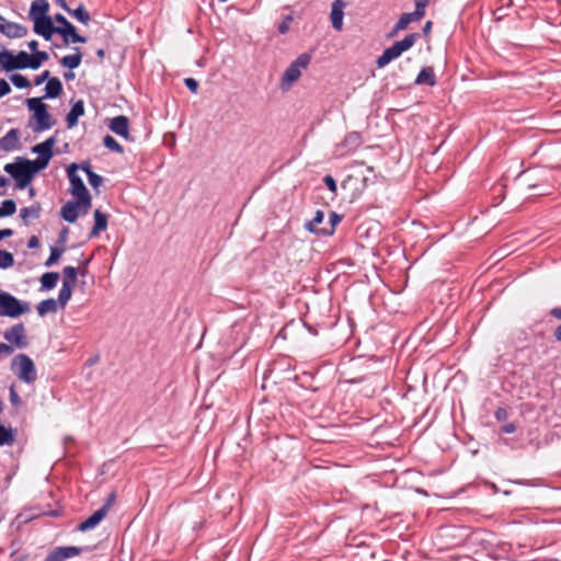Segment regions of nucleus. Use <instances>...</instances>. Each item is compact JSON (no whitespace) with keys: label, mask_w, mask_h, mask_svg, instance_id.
Wrapping results in <instances>:
<instances>
[{"label":"nucleus","mask_w":561,"mask_h":561,"mask_svg":"<svg viewBox=\"0 0 561 561\" xmlns=\"http://www.w3.org/2000/svg\"><path fill=\"white\" fill-rule=\"evenodd\" d=\"M87 178H88V182L92 186V188L95 190L96 193H99V187L103 184L104 178L95 172H93L91 174L89 173V176H87Z\"/></svg>","instance_id":"nucleus-45"},{"label":"nucleus","mask_w":561,"mask_h":561,"mask_svg":"<svg viewBox=\"0 0 561 561\" xmlns=\"http://www.w3.org/2000/svg\"><path fill=\"white\" fill-rule=\"evenodd\" d=\"M54 21L59 24L58 26L55 25L56 34L62 37L65 45L87 42V37L78 34L76 26L61 13L55 14Z\"/></svg>","instance_id":"nucleus-6"},{"label":"nucleus","mask_w":561,"mask_h":561,"mask_svg":"<svg viewBox=\"0 0 561 561\" xmlns=\"http://www.w3.org/2000/svg\"><path fill=\"white\" fill-rule=\"evenodd\" d=\"M79 165L77 163H71L68 169V179L70 183L69 192L76 199L83 203V214H87L92 205V198L84 185L83 180L77 174V170Z\"/></svg>","instance_id":"nucleus-3"},{"label":"nucleus","mask_w":561,"mask_h":561,"mask_svg":"<svg viewBox=\"0 0 561 561\" xmlns=\"http://www.w3.org/2000/svg\"><path fill=\"white\" fill-rule=\"evenodd\" d=\"M62 83L57 77H51L45 87V95L43 99H56L62 93Z\"/></svg>","instance_id":"nucleus-25"},{"label":"nucleus","mask_w":561,"mask_h":561,"mask_svg":"<svg viewBox=\"0 0 561 561\" xmlns=\"http://www.w3.org/2000/svg\"><path fill=\"white\" fill-rule=\"evenodd\" d=\"M59 279V274L57 272H46L41 276V289L42 290H51L56 287L57 282Z\"/></svg>","instance_id":"nucleus-28"},{"label":"nucleus","mask_w":561,"mask_h":561,"mask_svg":"<svg viewBox=\"0 0 561 561\" xmlns=\"http://www.w3.org/2000/svg\"><path fill=\"white\" fill-rule=\"evenodd\" d=\"M93 217H94V225L89 233L90 239L98 237L102 231L106 230V228H107V220H108L107 214L101 211L100 209H95Z\"/></svg>","instance_id":"nucleus-21"},{"label":"nucleus","mask_w":561,"mask_h":561,"mask_svg":"<svg viewBox=\"0 0 561 561\" xmlns=\"http://www.w3.org/2000/svg\"><path fill=\"white\" fill-rule=\"evenodd\" d=\"M84 115V102L82 100L76 101L69 113L66 116V123L68 128L77 126L79 117Z\"/></svg>","instance_id":"nucleus-22"},{"label":"nucleus","mask_w":561,"mask_h":561,"mask_svg":"<svg viewBox=\"0 0 561 561\" xmlns=\"http://www.w3.org/2000/svg\"><path fill=\"white\" fill-rule=\"evenodd\" d=\"M49 3L47 0H34L31 3V8L28 11V18L33 22L35 20L44 19L49 16Z\"/></svg>","instance_id":"nucleus-18"},{"label":"nucleus","mask_w":561,"mask_h":561,"mask_svg":"<svg viewBox=\"0 0 561 561\" xmlns=\"http://www.w3.org/2000/svg\"><path fill=\"white\" fill-rule=\"evenodd\" d=\"M79 211L83 214V203L76 199V201H68L60 209V216L61 218L73 224L78 216Z\"/></svg>","instance_id":"nucleus-14"},{"label":"nucleus","mask_w":561,"mask_h":561,"mask_svg":"<svg viewBox=\"0 0 561 561\" xmlns=\"http://www.w3.org/2000/svg\"><path fill=\"white\" fill-rule=\"evenodd\" d=\"M53 157L38 156L35 160H31V168L34 176L47 168Z\"/></svg>","instance_id":"nucleus-37"},{"label":"nucleus","mask_w":561,"mask_h":561,"mask_svg":"<svg viewBox=\"0 0 561 561\" xmlns=\"http://www.w3.org/2000/svg\"><path fill=\"white\" fill-rule=\"evenodd\" d=\"M26 106L32 112V119L35 121V125L32 126L33 131L48 130L55 125L56 121L48 113V105L43 102V98L27 99Z\"/></svg>","instance_id":"nucleus-2"},{"label":"nucleus","mask_w":561,"mask_h":561,"mask_svg":"<svg viewBox=\"0 0 561 561\" xmlns=\"http://www.w3.org/2000/svg\"><path fill=\"white\" fill-rule=\"evenodd\" d=\"M50 78H51V77H50L49 71H48V70H45V71H43L41 75H38V76L35 78V80H34V84H35V85H41V84H43L45 81H47V82H48V79H50Z\"/></svg>","instance_id":"nucleus-52"},{"label":"nucleus","mask_w":561,"mask_h":561,"mask_svg":"<svg viewBox=\"0 0 561 561\" xmlns=\"http://www.w3.org/2000/svg\"><path fill=\"white\" fill-rule=\"evenodd\" d=\"M291 21H293L291 16H286V18L282 21V23L278 25V28H277V30H278V32H279L280 34H285V33H287V32H288V30H289V24L291 23Z\"/></svg>","instance_id":"nucleus-51"},{"label":"nucleus","mask_w":561,"mask_h":561,"mask_svg":"<svg viewBox=\"0 0 561 561\" xmlns=\"http://www.w3.org/2000/svg\"><path fill=\"white\" fill-rule=\"evenodd\" d=\"M84 550H88V547H56L47 553L44 561H66L70 558L79 556Z\"/></svg>","instance_id":"nucleus-11"},{"label":"nucleus","mask_w":561,"mask_h":561,"mask_svg":"<svg viewBox=\"0 0 561 561\" xmlns=\"http://www.w3.org/2000/svg\"><path fill=\"white\" fill-rule=\"evenodd\" d=\"M79 168H80V169H81V170L87 174V176H89V173L91 174V173H93V172H94V171L92 170V165H91V163H90V161H89V160L83 161V162L79 165Z\"/></svg>","instance_id":"nucleus-55"},{"label":"nucleus","mask_w":561,"mask_h":561,"mask_svg":"<svg viewBox=\"0 0 561 561\" xmlns=\"http://www.w3.org/2000/svg\"><path fill=\"white\" fill-rule=\"evenodd\" d=\"M56 144V138L54 136L47 138L45 141L35 145L32 148V151L34 153H37L38 156H45V157H54L53 148Z\"/></svg>","instance_id":"nucleus-27"},{"label":"nucleus","mask_w":561,"mask_h":561,"mask_svg":"<svg viewBox=\"0 0 561 561\" xmlns=\"http://www.w3.org/2000/svg\"><path fill=\"white\" fill-rule=\"evenodd\" d=\"M0 66L7 72L28 68V53L21 50L14 55L11 50L3 48L0 51Z\"/></svg>","instance_id":"nucleus-7"},{"label":"nucleus","mask_w":561,"mask_h":561,"mask_svg":"<svg viewBox=\"0 0 561 561\" xmlns=\"http://www.w3.org/2000/svg\"><path fill=\"white\" fill-rule=\"evenodd\" d=\"M33 32L45 41H50L53 35L56 34L54 18L47 16L33 21Z\"/></svg>","instance_id":"nucleus-13"},{"label":"nucleus","mask_w":561,"mask_h":561,"mask_svg":"<svg viewBox=\"0 0 561 561\" xmlns=\"http://www.w3.org/2000/svg\"><path fill=\"white\" fill-rule=\"evenodd\" d=\"M494 417L500 422L505 421L508 417V412L505 408L500 407L495 410Z\"/></svg>","instance_id":"nucleus-53"},{"label":"nucleus","mask_w":561,"mask_h":561,"mask_svg":"<svg viewBox=\"0 0 561 561\" xmlns=\"http://www.w3.org/2000/svg\"><path fill=\"white\" fill-rule=\"evenodd\" d=\"M69 229L67 227H64L58 236L57 239V245L58 248H66L67 237H68Z\"/></svg>","instance_id":"nucleus-48"},{"label":"nucleus","mask_w":561,"mask_h":561,"mask_svg":"<svg viewBox=\"0 0 561 561\" xmlns=\"http://www.w3.org/2000/svg\"><path fill=\"white\" fill-rule=\"evenodd\" d=\"M323 183L325 184V186L328 187V190L330 192H332L333 194H336V191H337V184H336V181L334 180V178L330 174H327L324 178H323Z\"/></svg>","instance_id":"nucleus-47"},{"label":"nucleus","mask_w":561,"mask_h":561,"mask_svg":"<svg viewBox=\"0 0 561 561\" xmlns=\"http://www.w3.org/2000/svg\"><path fill=\"white\" fill-rule=\"evenodd\" d=\"M553 336L557 341L561 342V324L556 328Z\"/></svg>","instance_id":"nucleus-64"},{"label":"nucleus","mask_w":561,"mask_h":561,"mask_svg":"<svg viewBox=\"0 0 561 561\" xmlns=\"http://www.w3.org/2000/svg\"><path fill=\"white\" fill-rule=\"evenodd\" d=\"M48 58L49 55L42 50L28 54V69L37 70L44 61L48 60Z\"/></svg>","instance_id":"nucleus-29"},{"label":"nucleus","mask_w":561,"mask_h":561,"mask_svg":"<svg viewBox=\"0 0 561 561\" xmlns=\"http://www.w3.org/2000/svg\"><path fill=\"white\" fill-rule=\"evenodd\" d=\"M72 288L73 287L68 286V285H61V288L58 294V299H56L57 304L60 308L64 309L67 306V304L69 302L71 295H72Z\"/></svg>","instance_id":"nucleus-36"},{"label":"nucleus","mask_w":561,"mask_h":561,"mask_svg":"<svg viewBox=\"0 0 561 561\" xmlns=\"http://www.w3.org/2000/svg\"><path fill=\"white\" fill-rule=\"evenodd\" d=\"M4 339L14 344L18 348H25L28 345L23 323H16L3 333Z\"/></svg>","instance_id":"nucleus-12"},{"label":"nucleus","mask_w":561,"mask_h":561,"mask_svg":"<svg viewBox=\"0 0 561 561\" xmlns=\"http://www.w3.org/2000/svg\"><path fill=\"white\" fill-rule=\"evenodd\" d=\"M414 84L416 85H428V87H435L437 84V79L434 72V69L432 67H424L421 69L419 75L416 76V79L414 81Z\"/></svg>","instance_id":"nucleus-24"},{"label":"nucleus","mask_w":561,"mask_h":561,"mask_svg":"<svg viewBox=\"0 0 561 561\" xmlns=\"http://www.w3.org/2000/svg\"><path fill=\"white\" fill-rule=\"evenodd\" d=\"M53 157L38 156L35 160H31V168L34 176L47 168Z\"/></svg>","instance_id":"nucleus-38"},{"label":"nucleus","mask_w":561,"mask_h":561,"mask_svg":"<svg viewBox=\"0 0 561 561\" xmlns=\"http://www.w3.org/2000/svg\"><path fill=\"white\" fill-rule=\"evenodd\" d=\"M501 431H502V433H505V434H512L516 431V426L514 423H507L501 427Z\"/></svg>","instance_id":"nucleus-57"},{"label":"nucleus","mask_w":561,"mask_h":561,"mask_svg":"<svg viewBox=\"0 0 561 561\" xmlns=\"http://www.w3.org/2000/svg\"><path fill=\"white\" fill-rule=\"evenodd\" d=\"M10 81L18 89H26L31 85L30 80L20 73H13L10 76Z\"/></svg>","instance_id":"nucleus-43"},{"label":"nucleus","mask_w":561,"mask_h":561,"mask_svg":"<svg viewBox=\"0 0 561 561\" xmlns=\"http://www.w3.org/2000/svg\"><path fill=\"white\" fill-rule=\"evenodd\" d=\"M58 304L57 300L54 298H48L43 301H41L36 309L39 317L46 316L48 312H57L58 310Z\"/></svg>","instance_id":"nucleus-31"},{"label":"nucleus","mask_w":561,"mask_h":561,"mask_svg":"<svg viewBox=\"0 0 561 561\" xmlns=\"http://www.w3.org/2000/svg\"><path fill=\"white\" fill-rule=\"evenodd\" d=\"M106 516V508L100 507L96 510L91 516H89L85 520L81 522L77 526V530L84 533L95 528Z\"/></svg>","instance_id":"nucleus-16"},{"label":"nucleus","mask_w":561,"mask_h":561,"mask_svg":"<svg viewBox=\"0 0 561 561\" xmlns=\"http://www.w3.org/2000/svg\"><path fill=\"white\" fill-rule=\"evenodd\" d=\"M343 219V216L335 213V211H331L330 215H329V220H330V225H331V229L328 231V230H322V236H331L333 234L334 232V228L342 221Z\"/></svg>","instance_id":"nucleus-44"},{"label":"nucleus","mask_w":561,"mask_h":561,"mask_svg":"<svg viewBox=\"0 0 561 561\" xmlns=\"http://www.w3.org/2000/svg\"><path fill=\"white\" fill-rule=\"evenodd\" d=\"M30 304L0 290V317L19 318L30 311Z\"/></svg>","instance_id":"nucleus-5"},{"label":"nucleus","mask_w":561,"mask_h":561,"mask_svg":"<svg viewBox=\"0 0 561 561\" xmlns=\"http://www.w3.org/2000/svg\"><path fill=\"white\" fill-rule=\"evenodd\" d=\"M16 438V431L0 424V446H11Z\"/></svg>","instance_id":"nucleus-30"},{"label":"nucleus","mask_w":561,"mask_h":561,"mask_svg":"<svg viewBox=\"0 0 561 561\" xmlns=\"http://www.w3.org/2000/svg\"><path fill=\"white\" fill-rule=\"evenodd\" d=\"M66 251V248H58V247H50V254L48 256V259L46 260V262L44 263V265L46 267H50L53 265H55L59 259L61 257V255L64 254V252Z\"/></svg>","instance_id":"nucleus-39"},{"label":"nucleus","mask_w":561,"mask_h":561,"mask_svg":"<svg viewBox=\"0 0 561 561\" xmlns=\"http://www.w3.org/2000/svg\"><path fill=\"white\" fill-rule=\"evenodd\" d=\"M39 247V239L36 236H32L27 241L28 249H36Z\"/></svg>","instance_id":"nucleus-56"},{"label":"nucleus","mask_w":561,"mask_h":561,"mask_svg":"<svg viewBox=\"0 0 561 561\" xmlns=\"http://www.w3.org/2000/svg\"><path fill=\"white\" fill-rule=\"evenodd\" d=\"M14 264V256L7 250H0V268L7 270Z\"/></svg>","instance_id":"nucleus-42"},{"label":"nucleus","mask_w":561,"mask_h":561,"mask_svg":"<svg viewBox=\"0 0 561 561\" xmlns=\"http://www.w3.org/2000/svg\"><path fill=\"white\" fill-rule=\"evenodd\" d=\"M184 84L193 93H196L198 90V82L194 78H185Z\"/></svg>","instance_id":"nucleus-50"},{"label":"nucleus","mask_w":561,"mask_h":561,"mask_svg":"<svg viewBox=\"0 0 561 561\" xmlns=\"http://www.w3.org/2000/svg\"><path fill=\"white\" fill-rule=\"evenodd\" d=\"M414 14L421 20L425 15V8L428 4V0H414Z\"/></svg>","instance_id":"nucleus-46"},{"label":"nucleus","mask_w":561,"mask_h":561,"mask_svg":"<svg viewBox=\"0 0 561 561\" xmlns=\"http://www.w3.org/2000/svg\"><path fill=\"white\" fill-rule=\"evenodd\" d=\"M62 285L75 287L79 274V268L73 266H65L62 270Z\"/></svg>","instance_id":"nucleus-33"},{"label":"nucleus","mask_w":561,"mask_h":561,"mask_svg":"<svg viewBox=\"0 0 561 561\" xmlns=\"http://www.w3.org/2000/svg\"><path fill=\"white\" fill-rule=\"evenodd\" d=\"M323 218H324V213L322 210H317L316 214H314V217L312 218V220L310 221H307L305 224V228L309 231V232H312V233H318V234H322V230L323 229H317L316 226L317 225H320L322 221H323Z\"/></svg>","instance_id":"nucleus-34"},{"label":"nucleus","mask_w":561,"mask_h":561,"mask_svg":"<svg viewBox=\"0 0 561 561\" xmlns=\"http://www.w3.org/2000/svg\"><path fill=\"white\" fill-rule=\"evenodd\" d=\"M75 54L64 56L60 59V65L69 70L77 69L82 60V53L79 47H73Z\"/></svg>","instance_id":"nucleus-26"},{"label":"nucleus","mask_w":561,"mask_h":561,"mask_svg":"<svg viewBox=\"0 0 561 561\" xmlns=\"http://www.w3.org/2000/svg\"><path fill=\"white\" fill-rule=\"evenodd\" d=\"M363 144V136L359 131L347 133L344 139L334 148L335 158H344L356 151Z\"/></svg>","instance_id":"nucleus-10"},{"label":"nucleus","mask_w":561,"mask_h":561,"mask_svg":"<svg viewBox=\"0 0 561 561\" xmlns=\"http://www.w3.org/2000/svg\"><path fill=\"white\" fill-rule=\"evenodd\" d=\"M10 402L13 407H20L22 403V400L18 392L15 391L14 386L10 387V393H9Z\"/></svg>","instance_id":"nucleus-49"},{"label":"nucleus","mask_w":561,"mask_h":561,"mask_svg":"<svg viewBox=\"0 0 561 561\" xmlns=\"http://www.w3.org/2000/svg\"><path fill=\"white\" fill-rule=\"evenodd\" d=\"M103 145L105 148H107L108 150H111L113 152L121 153V154L124 152L123 146L111 135H106L103 138Z\"/></svg>","instance_id":"nucleus-40"},{"label":"nucleus","mask_w":561,"mask_h":561,"mask_svg":"<svg viewBox=\"0 0 561 561\" xmlns=\"http://www.w3.org/2000/svg\"><path fill=\"white\" fill-rule=\"evenodd\" d=\"M431 28H432V22H431V21H427V22L424 24L423 28H422L423 34H424L425 36H427V35L430 34V32H431Z\"/></svg>","instance_id":"nucleus-63"},{"label":"nucleus","mask_w":561,"mask_h":561,"mask_svg":"<svg viewBox=\"0 0 561 561\" xmlns=\"http://www.w3.org/2000/svg\"><path fill=\"white\" fill-rule=\"evenodd\" d=\"M3 170L15 181L18 190H25L34 179L31 160L24 157H16L13 162L7 163Z\"/></svg>","instance_id":"nucleus-1"},{"label":"nucleus","mask_w":561,"mask_h":561,"mask_svg":"<svg viewBox=\"0 0 561 561\" xmlns=\"http://www.w3.org/2000/svg\"><path fill=\"white\" fill-rule=\"evenodd\" d=\"M10 92H11L10 84L4 79H0V98H3L4 95L9 94Z\"/></svg>","instance_id":"nucleus-54"},{"label":"nucleus","mask_w":561,"mask_h":561,"mask_svg":"<svg viewBox=\"0 0 561 561\" xmlns=\"http://www.w3.org/2000/svg\"><path fill=\"white\" fill-rule=\"evenodd\" d=\"M57 5H59L66 12H71V8L68 5L66 0H54Z\"/></svg>","instance_id":"nucleus-59"},{"label":"nucleus","mask_w":561,"mask_h":561,"mask_svg":"<svg viewBox=\"0 0 561 561\" xmlns=\"http://www.w3.org/2000/svg\"><path fill=\"white\" fill-rule=\"evenodd\" d=\"M68 13L84 25H87L91 20L90 13L84 9V5L82 3L79 4L77 9H71V12Z\"/></svg>","instance_id":"nucleus-35"},{"label":"nucleus","mask_w":561,"mask_h":561,"mask_svg":"<svg viewBox=\"0 0 561 561\" xmlns=\"http://www.w3.org/2000/svg\"><path fill=\"white\" fill-rule=\"evenodd\" d=\"M343 8H344V2L342 0L333 1L330 19H331L333 28H335L337 31L342 30V26H343V16H344Z\"/></svg>","instance_id":"nucleus-23"},{"label":"nucleus","mask_w":561,"mask_h":561,"mask_svg":"<svg viewBox=\"0 0 561 561\" xmlns=\"http://www.w3.org/2000/svg\"><path fill=\"white\" fill-rule=\"evenodd\" d=\"M41 214L42 205L39 202H34L31 206L20 209V217L25 226H28L31 220L38 219Z\"/></svg>","instance_id":"nucleus-20"},{"label":"nucleus","mask_w":561,"mask_h":561,"mask_svg":"<svg viewBox=\"0 0 561 561\" xmlns=\"http://www.w3.org/2000/svg\"><path fill=\"white\" fill-rule=\"evenodd\" d=\"M0 33L5 35L8 38H22L27 35L28 30L23 24L5 20V23Z\"/></svg>","instance_id":"nucleus-19"},{"label":"nucleus","mask_w":561,"mask_h":561,"mask_svg":"<svg viewBox=\"0 0 561 561\" xmlns=\"http://www.w3.org/2000/svg\"><path fill=\"white\" fill-rule=\"evenodd\" d=\"M20 130L11 128L4 136L0 138V149L5 152L13 151L19 148Z\"/></svg>","instance_id":"nucleus-17"},{"label":"nucleus","mask_w":561,"mask_h":561,"mask_svg":"<svg viewBox=\"0 0 561 561\" xmlns=\"http://www.w3.org/2000/svg\"><path fill=\"white\" fill-rule=\"evenodd\" d=\"M108 128L111 131L124 139L129 138V119L125 115H118L112 118L108 124Z\"/></svg>","instance_id":"nucleus-15"},{"label":"nucleus","mask_w":561,"mask_h":561,"mask_svg":"<svg viewBox=\"0 0 561 561\" xmlns=\"http://www.w3.org/2000/svg\"><path fill=\"white\" fill-rule=\"evenodd\" d=\"M16 211V204L13 199H5L0 206V218L10 217Z\"/></svg>","instance_id":"nucleus-41"},{"label":"nucleus","mask_w":561,"mask_h":561,"mask_svg":"<svg viewBox=\"0 0 561 561\" xmlns=\"http://www.w3.org/2000/svg\"><path fill=\"white\" fill-rule=\"evenodd\" d=\"M13 365H18L14 369L15 375L25 383H32L36 380L37 374L33 359L26 354H18L13 358Z\"/></svg>","instance_id":"nucleus-9"},{"label":"nucleus","mask_w":561,"mask_h":561,"mask_svg":"<svg viewBox=\"0 0 561 561\" xmlns=\"http://www.w3.org/2000/svg\"><path fill=\"white\" fill-rule=\"evenodd\" d=\"M311 59V54H300L294 61L289 64V66L284 71L282 77V84L291 85L294 82H296L300 78L301 71L308 68Z\"/></svg>","instance_id":"nucleus-8"},{"label":"nucleus","mask_w":561,"mask_h":561,"mask_svg":"<svg viewBox=\"0 0 561 561\" xmlns=\"http://www.w3.org/2000/svg\"><path fill=\"white\" fill-rule=\"evenodd\" d=\"M27 46H28V48H30V50H31L32 53L37 51V50H38V42H37V41H35V39H32L31 42H28Z\"/></svg>","instance_id":"nucleus-62"},{"label":"nucleus","mask_w":561,"mask_h":561,"mask_svg":"<svg viewBox=\"0 0 561 561\" xmlns=\"http://www.w3.org/2000/svg\"><path fill=\"white\" fill-rule=\"evenodd\" d=\"M44 515L57 518V517L61 516V511L60 510H50V511L45 512Z\"/></svg>","instance_id":"nucleus-60"},{"label":"nucleus","mask_w":561,"mask_h":561,"mask_svg":"<svg viewBox=\"0 0 561 561\" xmlns=\"http://www.w3.org/2000/svg\"><path fill=\"white\" fill-rule=\"evenodd\" d=\"M419 36V33H411L407 35L403 39L393 43L390 47L386 48L376 60L377 67L383 68L393 59L400 57L404 51L413 47Z\"/></svg>","instance_id":"nucleus-4"},{"label":"nucleus","mask_w":561,"mask_h":561,"mask_svg":"<svg viewBox=\"0 0 561 561\" xmlns=\"http://www.w3.org/2000/svg\"><path fill=\"white\" fill-rule=\"evenodd\" d=\"M115 497H116L115 493L110 494V496L107 497L106 502L101 506V507H105L106 508V514L108 513V510H110L111 505L114 503Z\"/></svg>","instance_id":"nucleus-58"},{"label":"nucleus","mask_w":561,"mask_h":561,"mask_svg":"<svg viewBox=\"0 0 561 561\" xmlns=\"http://www.w3.org/2000/svg\"><path fill=\"white\" fill-rule=\"evenodd\" d=\"M550 314L558 319V320H561V307H554L550 310Z\"/></svg>","instance_id":"nucleus-61"},{"label":"nucleus","mask_w":561,"mask_h":561,"mask_svg":"<svg viewBox=\"0 0 561 561\" xmlns=\"http://www.w3.org/2000/svg\"><path fill=\"white\" fill-rule=\"evenodd\" d=\"M419 20H420L419 16H416L414 14V12L403 13L400 16V19L397 21V23L394 24V27H393V31H392L391 35H393L398 31L405 30L411 22L419 21Z\"/></svg>","instance_id":"nucleus-32"}]
</instances>
